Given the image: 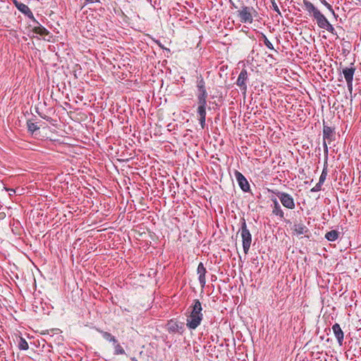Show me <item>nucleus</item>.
Here are the masks:
<instances>
[{
    "instance_id": "obj_24",
    "label": "nucleus",
    "mask_w": 361,
    "mask_h": 361,
    "mask_svg": "<svg viewBox=\"0 0 361 361\" xmlns=\"http://www.w3.org/2000/svg\"><path fill=\"white\" fill-rule=\"evenodd\" d=\"M327 162L325 161L324 169L322 170V172L320 175L319 183L323 184L327 176V167H326Z\"/></svg>"
},
{
    "instance_id": "obj_7",
    "label": "nucleus",
    "mask_w": 361,
    "mask_h": 361,
    "mask_svg": "<svg viewBox=\"0 0 361 361\" xmlns=\"http://www.w3.org/2000/svg\"><path fill=\"white\" fill-rule=\"evenodd\" d=\"M248 80L247 78V72L246 69H243L236 80V85L239 87L240 90L245 93L247 91V81Z\"/></svg>"
},
{
    "instance_id": "obj_8",
    "label": "nucleus",
    "mask_w": 361,
    "mask_h": 361,
    "mask_svg": "<svg viewBox=\"0 0 361 361\" xmlns=\"http://www.w3.org/2000/svg\"><path fill=\"white\" fill-rule=\"evenodd\" d=\"M13 4L15 6L18 8V10L20 11L22 13L27 16L33 22H37L32 12L27 5L21 2H19L17 0H13Z\"/></svg>"
},
{
    "instance_id": "obj_31",
    "label": "nucleus",
    "mask_w": 361,
    "mask_h": 361,
    "mask_svg": "<svg viewBox=\"0 0 361 361\" xmlns=\"http://www.w3.org/2000/svg\"><path fill=\"white\" fill-rule=\"evenodd\" d=\"M61 332L59 329H54L47 331V334L52 336L54 334H59Z\"/></svg>"
},
{
    "instance_id": "obj_19",
    "label": "nucleus",
    "mask_w": 361,
    "mask_h": 361,
    "mask_svg": "<svg viewBox=\"0 0 361 361\" xmlns=\"http://www.w3.org/2000/svg\"><path fill=\"white\" fill-rule=\"evenodd\" d=\"M98 331L101 334L102 337L107 341L112 342L113 343H117V339L114 336L111 334L110 333L107 331H104L102 330H98Z\"/></svg>"
},
{
    "instance_id": "obj_29",
    "label": "nucleus",
    "mask_w": 361,
    "mask_h": 361,
    "mask_svg": "<svg viewBox=\"0 0 361 361\" xmlns=\"http://www.w3.org/2000/svg\"><path fill=\"white\" fill-rule=\"evenodd\" d=\"M271 8H272L274 11H276L279 15L281 16V13L280 10H279V6H277V4H276V3L275 2V1H274V0H273V1H271Z\"/></svg>"
},
{
    "instance_id": "obj_32",
    "label": "nucleus",
    "mask_w": 361,
    "mask_h": 361,
    "mask_svg": "<svg viewBox=\"0 0 361 361\" xmlns=\"http://www.w3.org/2000/svg\"><path fill=\"white\" fill-rule=\"evenodd\" d=\"M327 140H323V147L324 149H328V146H327Z\"/></svg>"
},
{
    "instance_id": "obj_20",
    "label": "nucleus",
    "mask_w": 361,
    "mask_h": 361,
    "mask_svg": "<svg viewBox=\"0 0 361 361\" xmlns=\"http://www.w3.org/2000/svg\"><path fill=\"white\" fill-rule=\"evenodd\" d=\"M339 237V232L336 230H331L325 234V238L329 241H335Z\"/></svg>"
},
{
    "instance_id": "obj_13",
    "label": "nucleus",
    "mask_w": 361,
    "mask_h": 361,
    "mask_svg": "<svg viewBox=\"0 0 361 361\" xmlns=\"http://www.w3.org/2000/svg\"><path fill=\"white\" fill-rule=\"evenodd\" d=\"M331 329L337 340L338 343L339 344L340 346H342L344 340V333L341 329L340 325L338 323H336L332 326Z\"/></svg>"
},
{
    "instance_id": "obj_3",
    "label": "nucleus",
    "mask_w": 361,
    "mask_h": 361,
    "mask_svg": "<svg viewBox=\"0 0 361 361\" xmlns=\"http://www.w3.org/2000/svg\"><path fill=\"white\" fill-rule=\"evenodd\" d=\"M241 226L239 230L243 240V248L245 254H247L252 243V235L247 227L246 221L244 218L240 221Z\"/></svg>"
},
{
    "instance_id": "obj_1",
    "label": "nucleus",
    "mask_w": 361,
    "mask_h": 361,
    "mask_svg": "<svg viewBox=\"0 0 361 361\" xmlns=\"http://www.w3.org/2000/svg\"><path fill=\"white\" fill-rule=\"evenodd\" d=\"M190 308H191V311L187 315L186 326L189 329L195 330L200 325L203 319L201 302L199 300L195 299Z\"/></svg>"
},
{
    "instance_id": "obj_15",
    "label": "nucleus",
    "mask_w": 361,
    "mask_h": 361,
    "mask_svg": "<svg viewBox=\"0 0 361 361\" xmlns=\"http://www.w3.org/2000/svg\"><path fill=\"white\" fill-rule=\"evenodd\" d=\"M273 202L272 214L279 216L280 219H284V212L276 198H272Z\"/></svg>"
},
{
    "instance_id": "obj_17",
    "label": "nucleus",
    "mask_w": 361,
    "mask_h": 361,
    "mask_svg": "<svg viewBox=\"0 0 361 361\" xmlns=\"http://www.w3.org/2000/svg\"><path fill=\"white\" fill-rule=\"evenodd\" d=\"M197 113L199 116V121L202 128H204L206 121V107L197 106Z\"/></svg>"
},
{
    "instance_id": "obj_6",
    "label": "nucleus",
    "mask_w": 361,
    "mask_h": 361,
    "mask_svg": "<svg viewBox=\"0 0 361 361\" xmlns=\"http://www.w3.org/2000/svg\"><path fill=\"white\" fill-rule=\"evenodd\" d=\"M252 12H255V10L252 7L243 6L242 9L238 11V13L240 22L243 23H252L253 20Z\"/></svg>"
},
{
    "instance_id": "obj_28",
    "label": "nucleus",
    "mask_w": 361,
    "mask_h": 361,
    "mask_svg": "<svg viewBox=\"0 0 361 361\" xmlns=\"http://www.w3.org/2000/svg\"><path fill=\"white\" fill-rule=\"evenodd\" d=\"M322 29L327 30L328 32H329L330 33H331L334 35H337L336 30L334 29L333 25L329 22H328L324 25V27H322Z\"/></svg>"
},
{
    "instance_id": "obj_4",
    "label": "nucleus",
    "mask_w": 361,
    "mask_h": 361,
    "mask_svg": "<svg viewBox=\"0 0 361 361\" xmlns=\"http://www.w3.org/2000/svg\"><path fill=\"white\" fill-rule=\"evenodd\" d=\"M279 199L282 205L289 209H293L295 207L293 197L288 193L279 190L272 191Z\"/></svg>"
},
{
    "instance_id": "obj_16",
    "label": "nucleus",
    "mask_w": 361,
    "mask_h": 361,
    "mask_svg": "<svg viewBox=\"0 0 361 361\" xmlns=\"http://www.w3.org/2000/svg\"><path fill=\"white\" fill-rule=\"evenodd\" d=\"M196 86H197V94H208L206 86H205V82L202 76V75H200L197 77V82H196Z\"/></svg>"
},
{
    "instance_id": "obj_18",
    "label": "nucleus",
    "mask_w": 361,
    "mask_h": 361,
    "mask_svg": "<svg viewBox=\"0 0 361 361\" xmlns=\"http://www.w3.org/2000/svg\"><path fill=\"white\" fill-rule=\"evenodd\" d=\"M37 25L34 27L33 32L36 34H38L41 36H46L49 34V32L47 29H46L44 27H43L42 25H40L37 21L35 22Z\"/></svg>"
},
{
    "instance_id": "obj_9",
    "label": "nucleus",
    "mask_w": 361,
    "mask_h": 361,
    "mask_svg": "<svg viewBox=\"0 0 361 361\" xmlns=\"http://www.w3.org/2000/svg\"><path fill=\"white\" fill-rule=\"evenodd\" d=\"M234 175L240 189L243 192L250 191V184L245 177L238 171H235Z\"/></svg>"
},
{
    "instance_id": "obj_11",
    "label": "nucleus",
    "mask_w": 361,
    "mask_h": 361,
    "mask_svg": "<svg viewBox=\"0 0 361 361\" xmlns=\"http://www.w3.org/2000/svg\"><path fill=\"white\" fill-rule=\"evenodd\" d=\"M336 139L335 128H331L325 125H323V140H327L328 143L330 144L332 141Z\"/></svg>"
},
{
    "instance_id": "obj_23",
    "label": "nucleus",
    "mask_w": 361,
    "mask_h": 361,
    "mask_svg": "<svg viewBox=\"0 0 361 361\" xmlns=\"http://www.w3.org/2000/svg\"><path fill=\"white\" fill-rule=\"evenodd\" d=\"M259 39L264 42V44L268 49L271 50H275L273 44L270 42V41L267 39V36L264 33H260Z\"/></svg>"
},
{
    "instance_id": "obj_10",
    "label": "nucleus",
    "mask_w": 361,
    "mask_h": 361,
    "mask_svg": "<svg viewBox=\"0 0 361 361\" xmlns=\"http://www.w3.org/2000/svg\"><path fill=\"white\" fill-rule=\"evenodd\" d=\"M355 71V68L353 66L350 68L345 67L342 71L349 90H352L353 88V80Z\"/></svg>"
},
{
    "instance_id": "obj_5",
    "label": "nucleus",
    "mask_w": 361,
    "mask_h": 361,
    "mask_svg": "<svg viewBox=\"0 0 361 361\" xmlns=\"http://www.w3.org/2000/svg\"><path fill=\"white\" fill-rule=\"evenodd\" d=\"M166 329L170 334L182 335L185 331V324L176 319H171L166 324Z\"/></svg>"
},
{
    "instance_id": "obj_14",
    "label": "nucleus",
    "mask_w": 361,
    "mask_h": 361,
    "mask_svg": "<svg viewBox=\"0 0 361 361\" xmlns=\"http://www.w3.org/2000/svg\"><path fill=\"white\" fill-rule=\"evenodd\" d=\"M197 273L198 274V280L202 288H204L206 285L205 275L207 273L206 268L204 267L202 262H200L197 269Z\"/></svg>"
},
{
    "instance_id": "obj_33",
    "label": "nucleus",
    "mask_w": 361,
    "mask_h": 361,
    "mask_svg": "<svg viewBox=\"0 0 361 361\" xmlns=\"http://www.w3.org/2000/svg\"><path fill=\"white\" fill-rule=\"evenodd\" d=\"M329 149H324V153L326 156V160H327ZM327 162V161H326Z\"/></svg>"
},
{
    "instance_id": "obj_30",
    "label": "nucleus",
    "mask_w": 361,
    "mask_h": 361,
    "mask_svg": "<svg viewBox=\"0 0 361 361\" xmlns=\"http://www.w3.org/2000/svg\"><path fill=\"white\" fill-rule=\"evenodd\" d=\"M322 185L323 184H322V183L318 182L316 184V185L310 190V191L312 192H316L320 191L322 190Z\"/></svg>"
},
{
    "instance_id": "obj_2",
    "label": "nucleus",
    "mask_w": 361,
    "mask_h": 361,
    "mask_svg": "<svg viewBox=\"0 0 361 361\" xmlns=\"http://www.w3.org/2000/svg\"><path fill=\"white\" fill-rule=\"evenodd\" d=\"M305 10L314 18L319 27L322 28L329 22L327 18L316 8L312 3L303 0Z\"/></svg>"
},
{
    "instance_id": "obj_22",
    "label": "nucleus",
    "mask_w": 361,
    "mask_h": 361,
    "mask_svg": "<svg viewBox=\"0 0 361 361\" xmlns=\"http://www.w3.org/2000/svg\"><path fill=\"white\" fill-rule=\"evenodd\" d=\"M27 128L28 132L32 134H34L36 131L39 130V127L37 125V123H33L31 120H28L27 121Z\"/></svg>"
},
{
    "instance_id": "obj_26",
    "label": "nucleus",
    "mask_w": 361,
    "mask_h": 361,
    "mask_svg": "<svg viewBox=\"0 0 361 361\" xmlns=\"http://www.w3.org/2000/svg\"><path fill=\"white\" fill-rule=\"evenodd\" d=\"M18 348L20 350H26L29 348V345L26 340L22 337L20 338V341L18 343Z\"/></svg>"
},
{
    "instance_id": "obj_25",
    "label": "nucleus",
    "mask_w": 361,
    "mask_h": 361,
    "mask_svg": "<svg viewBox=\"0 0 361 361\" xmlns=\"http://www.w3.org/2000/svg\"><path fill=\"white\" fill-rule=\"evenodd\" d=\"M113 344L114 345V355H123L126 353L123 347L118 342Z\"/></svg>"
},
{
    "instance_id": "obj_21",
    "label": "nucleus",
    "mask_w": 361,
    "mask_h": 361,
    "mask_svg": "<svg viewBox=\"0 0 361 361\" xmlns=\"http://www.w3.org/2000/svg\"><path fill=\"white\" fill-rule=\"evenodd\" d=\"M198 106L207 107V98L208 94H196Z\"/></svg>"
},
{
    "instance_id": "obj_34",
    "label": "nucleus",
    "mask_w": 361,
    "mask_h": 361,
    "mask_svg": "<svg viewBox=\"0 0 361 361\" xmlns=\"http://www.w3.org/2000/svg\"><path fill=\"white\" fill-rule=\"evenodd\" d=\"M87 3H94V2H99V0H85Z\"/></svg>"
},
{
    "instance_id": "obj_27",
    "label": "nucleus",
    "mask_w": 361,
    "mask_h": 361,
    "mask_svg": "<svg viewBox=\"0 0 361 361\" xmlns=\"http://www.w3.org/2000/svg\"><path fill=\"white\" fill-rule=\"evenodd\" d=\"M321 3L333 14L334 18H338V15L335 13L332 6L329 4L326 0H321Z\"/></svg>"
},
{
    "instance_id": "obj_12",
    "label": "nucleus",
    "mask_w": 361,
    "mask_h": 361,
    "mask_svg": "<svg viewBox=\"0 0 361 361\" xmlns=\"http://www.w3.org/2000/svg\"><path fill=\"white\" fill-rule=\"evenodd\" d=\"M291 230L293 231V234L298 236L302 235H307L310 232L309 228L301 221L298 223H294Z\"/></svg>"
}]
</instances>
